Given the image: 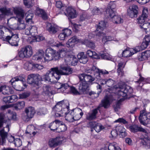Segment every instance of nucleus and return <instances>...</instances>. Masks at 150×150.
I'll list each match as a JSON object with an SVG mask.
<instances>
[{
  "mask_svg": "<svg viewBox=\"0 0 150 150\" xmlns=\"http://www.w3.org/2000/svg\"><path fill=\"white\" fill-rule=\"evenodd\" d=\"M47 30L50 33L55 34L59 30V27L53 23H48L47 24Z\"/></svg>",
  "mask_w": 150,
  "mask_h": 150,
  "instance_id": "nucleus-14",
  "label": "nucleus"
},
{
  "mask_svg": "<svg viewBox=\"0 0 150 150\" xmlns=\"http://www.w3.org/2000/svg\"><path fill=\"white\" fill-rule=\"evenodd\" d=\"M114 88H116L117 91V94L118 96H120L121 95V93L122 92L121 90L122 89V86H119L118 84L114 86Z\"/></svg>",
  "mask_w": 150,
  "mask_h": 150,
  "instance_id": "nucleus-58",
  "label": "nucleus"
},
{
  "mask_svg": "<svg viewBox=\"0 0 150 150\" xmlns=\"http://www.w3.org/2000/svg\"><path fill=\"white\" fill-rule=\"evenodd\" d=\"M34 1V0H23V2L24 5L27 8H30L33 5Z\"/></svg>",
  "mask_w": 150,
  "mask_h": 150,
  "instance_id": "nucleus-46",
  "label": "nucleus"
},
{
  "mask_svg": "<svg viewBox=\"0 0 150 150\" xmlns=\"http://www.w3.org/2000/svg\"><path fill=\"white\" fill-rule=\"evenodd\" d=\"M25 16L26 17L25 19L26 22L30 23H32V18L34 16L33 14L28 12L26 13Z\"/></svg>",
  "mask_w": 150,
  "mask_h": 150,
  "instance_id": "nucleus-43",
  "label": "nucleus"
},
{
  "mask_svg": "<svg viewBox=\"0 0 150 150\" xmlns=\"http://www.w3.org/2000/svg\"><path fill=\"white\" fill-rule=\"evenodd\" d=\"M1 92L4 95H9L14 93L13 90L11 88L6 85L2 86L0 87V93Z\"/></svg>",
  "mask_w": 150,
  "mask_h": 150,
  "instance_id": "nucleus-18",
  "label": "nucleus"
},
{
  "mask_svg": "<svg viewBox=\"0 0 150 150\" xmlns=\"http://www.w3.org/2000/svg\"><path fill=\"white\" fill-rule=\"evenodd\" d=\"M59 53L51 47H48L46 49L45 56L44 57L45 61H50L52 60L56 61L59 59Z\"/></svg>",
  "mask_w": 150,
  "mask_h": 150,
  "instance_id": "nucleus-4",
  "label": "nucleus"
},
{
  "mask_svg": "<svg viewBox=\"0 0 150 150\" xmlns=\"http://www.w3.org/2000/svg\"><path fill=\"white\" fill-rule=\"evenodd\" d=\"M33 54L32 47L27 45L22 48L20 50L18 51V54L14 58L15 60H21L25 58L30 57Z\"/></svg>",
  "mask_w": 150,
  "mask_h": 150,
  "instance_id": "nucleus-3",
  "label": "nucleus"
},
{
  "mask_svg": "<svg viewBox=\"0 0 150 150\" xmlns=\"http://www.w3.org/2000/svg\"><path fill=\"white\" fill-rule=\"evenodd\" d=\"M148 14V12L147 9H144L142 14L137 19L138 23L141 24V25L144 23L147 18Z\"/></svg>",
  "mask_w": 150,
  "mask_h": 150,
  "instance_id": "nucleus-20",
  "label": "nucleus"
},
{
  "mask_svg": "<svg viewBox=\"0 0 150 150\" xmlns=\"http://www.w3.org/2000/svg\"><path fill=\"white\" fill-rule=\"evenodd\" d=\"M100 56L103 59L112 61V58L109 56L108 53L103 52L100 54V56Z\"/></svg>",
  "mask_w": 150,
  "mask_h": 150,
  "instance_id": "nucleus-53",
  "label": "nucleus"
},
{
  "mask_svg": "<svg viewBox=\"0 0 150 150\" xmlns=\"http://www.w3.org/2000/svg\"><path fill=\"white\" fill-rule=\"evenodd\" d=\"M64 9L65 12H64L65 15L71 18H74L76 17L77 15L76 11L75 9L71 6L64 7L62 8Z\"/></svg>",
  "mask_w": 150,
  "mask_h": 150,
  "instance_id": "nucleus-10",
  "label": "nucleus"
},
{
  "mask_svg": "<svg viewBox=\"0 0 150 150\" xmlns=\"http://www.w3.org/2000/svg\"><path fill=\"white\" fill-rule=\"evenodd\" d=\"M43 67L40 64H37L33 63V70H39L42 69Z\"/></svg>",
  "mask_w": 150,
  "mask_h": 150,
  "instance_id": "nucleus-56",
  "label": "nucleus"
},
{
  "mask_svg": "<svg viewBox=\"0 0 150 150\" xmlns=\"http://www.w3.org/2000/svg\"><path fill=\"white\" fill-rule=\"evenodd\" d=\"M77 57L79 61L81 63L86 64L88 60V59L86 55L84 54L83 52H81L79 53L77 55Z\"/></svg>",
  "mask_w": 150,
  "mask_h": 150,
  "instance_id": "nucleus-25",
  "label": "nucleus"
},
{
  "mask_svg": "<svg viewBox=\"0 0 150 150\" xmlns=\"http://www.w3.org/2000/svg\"><path fill=\"white\" fill-rule=\"evenodd\" d=\"M69 90L74 95H78L80 94V93L73 86H71L70 87Z\"/></svg>",
  "mask_w": 150,
  "mask_h": 150,
  "instance_id": "nucleus-55",
  "label": "nucleus"
},
{
  "mask_svg": "<svg viewBox=\"0 0 150 150\" xmlns=\"http://www.w3.org/2000/svg\"><path fill=\"white\" fill-rule=\"evenodd\" d=\"M40 75L38 74H32L28 76L27 81L28 83L31 84L34 86L39 87L41 85L40 79Z\"/></svg>",
  "mask_w": 150,
  "mask_h": 150,
  "instance_id": "nucleus-6",
  "label": "nucleus"
},
{
  "mask_svg": "<svg viewBox=\"0 0 150 150\" xmlns=\"http://www.w3.org/2000/svg\"><path fill=\"white\" fill-rule=\"evenodd\" d=\"M82 40L78 39L76 36H74L69 39L66 43V46L68 47L73 48L77 43H81Z\"/></svg>",
  "mask_w": 150,
  "mask_h": 150,
  "instance_id": "nucleus-13",
  "label": "nucleus"
},
{
  "mask_svg": "<svg viewBox=\"0 0 150 150\" xmlns=\"http://www.w3.org/2000/svg\"><path fill=\"white\" fill-rule=\"evenodd\" d=\"M25 112L28 118L29 119L32 118L35 113L34 108L31 106L25 108Z\"/></svg>",
  "mask_w": 150,
  "mask_h": 150,
  "instance_id": "nucleus-21",
  "label": "nucleus"
},
{
  "mask_svg": "<svg viewBox=\"0 0 150 150\" xmlns=\"http://www.w3.org/2000/svg\"><path fill=\"white\" fill-rule=\"evenodd\" d=\"M0 11L2 13H4L6 16H8L13 15V13L11 11V9L3 7L0 8Z\"/></svg>",
  "mask_w": 150,
  "mask_h": 150,
  "instance_id": "nucleus-38",
  "label": "nucleus"
},
{
  "mask_svg": "<svg viewBox=\"0 0 150 150\" xmlns=\"http://www.w3.org/2000/svg\"><path fill=\"white\" fill-rule=\"evenodd\" d=\"M140 123L144 125H146L150 122V112H147L144 110L140 111L139 117Z\"/></svg>",
  "mask_w": 150,
  "mask_h": 150,
  "instance_id": "nucleus-7",
  "label": "nucleus"
},
{
  "mask_svg": "<svg viewBox=\"0 0 150 150\" xmlns=\"http://www.w3.org/2000/svg\"><path fill=\"white\" fill-rule=\"evenodd\" d=\"M36 14L38 16L41 17L43 20H46L47 19V13L42 9L37 8L36 10Z\"/></svg>",
  "mask_w": 150,
  "mask_h": 150,
  "instance_id": "nucleus-26",
  "label": "nucleus"
},
{
  "mask_svg": "<svg viewBox=\"0 0 150 150\" xmlns=\"http://www.w3.org/2000/svg\"><path fill=\"white\" fill-rule=\"evenodd\" d=\"M129 9L132 10L134 12L135 14L136 13L137 15L138 13V8L137 5L133 4L131 6L129 7Z\"/></svg>",
  "mask_w": 150,
  "mask_h": 150,
  "instance_id": "nucleus-57",
  "label": "nucleus"
},
{
  "mask_svg": "<svg viewBox=\"0 0 150 150\" xmlns=\"http://www.w3.org/2000/svg\"><path fill=\"white\" fill-rule=\"evenodd\" d=\"M110 105V101L108 96H105L103 99L101 101V106L105 108H107Z\"/></svg>",
  "mask_w": 150,
  "mask_h": 150,
  "instance_id": "nucleus-31",
  "label": "nucleus"
},
{
  "mask_svg": "<svg viewBox=\"0 0 150 150\" xmlns=\"http://www.w3.org/2000/svg\"><path fill=\"white\" fill-rule=\"evenodd\" d=\"M80 110H81L75 109L74 120H79L83 115V112H80L79 111Z\"/></svg>",
  "mask_w": 150,
  "mask_h": 150,
  "instance_id": "nucleus-40",
  "label": "nucleus"
},
{
  "mask_svg": "<svg viewBox=\"0 0 150 150\" xmlns=\"http://www.w3.org/2000/svg\"><path fill=\"white\" fill-rule=\"evenodd\" d=\"M18 81H21L22 82H24L25 80L23 77L21 76H18L13 78L9 81L11 83V84L12 85L14 89L17 91H21L23 90V85L20 84H17L15 85V82Z\"/></svg>",
  "mask_w": 150,
  "mask_h": 150,
  "instance_id": "nucleus-8",
  "label": "nucleus"
},
{
  "mask_svg": "<svg viewBox=\"0 0 150 150\" xmlns=\"http://www.w3.org/2000/svg\"><path fill=\"white\" fill-rule=\"evenodd\" d=\"M53 110L56 111V117H62L65 115L66 120L70 122L74 120L75 109L71 110L69 109V103L67 100H63L57 102L53 108Z\"/></svg>",
  "mask_w": 150,
  "mask_h": 150,
  "instance_id": "nucleus-1",
  "label": "nucleus"
},
{
  "mask_svg": "<svg viewBox=\"0 0 150 150\" xmlns=\"http://www.w3.org/2000/svg\"><path fill=\"white\" fill-rule=\"evenodd\" d=\"M55 87L57 89H62L64 91V89L66 90L68 88L70 89V86H69L67 83H61L58 82L56 83L55 85Z\"/></svg>",
  "mask_w": 150,
  "mask_h": 150,
  "instance_id": "nucleus-30",
  "label": "nucleus"
},
{
  "mask_svg": "<svg viewBox=\"0 0 150 150\" xmlns=\"http://www.w3.org/2000/svg\"><path fill=\"white\" fill-rule=\"evenodd\" d=\"M102 9L96 7L92 10V13L94 15H99L102 13Z\"/></svg>",
  "mask_w": 150,
  "mask_h": 150,
  "instance_id": "nucleus-54",
  "label": "nucleus"
},
{
  "mask_svg": "<svg viewBox=\"0 0 150 150\" xmlns=\"http://www.w3.org/2000/svg\"><path fill=\"white\" fill-rule=\"evenodd\" d=\"M79 78L80 81H83L91 84L93 83V82L95 80V78L90 74L83 73L79 75Z\"/></svg>",
  "mask_w": 150,
  "mask_h": 150,
  "instance_id": "nucleus-11",
  "label": "nucleus"
},
{
  "mask_svg": "<svg viewBox=\"0 0 150 150\" xmlns=\"http://www.w3.org/2000/svg\"><path fill=\"white\" fill-rule=\"evenodd\" d=\"M129 128L130 131L134 133L138 132H142L144 133H147V131L146 129L136 125H134L130 126Z\"/></svg>",
  "mask_w": 150,
  "mask_h": 150,
  "instance_id": "nucleus-17",
  "label": "nucleus"
},
{
  "mask_svg": "<svg viewBox=\"0 0 150 150\" xmlns=\"http://www.w3.org/2000/svg\"><path fill=\"white\" fill-rule=\"evenodd\" d=\"M104 127L102 125H99L98 123H97L94 129L96 132H99L101 130L104 129Z\"/></svg>",
  "mask_w": 150,
  "mask_h": 150,
  "instance_id": "nucleus-63",
  "label": "nucleus"
},
{
  "mask_svg": "<svg viewBox=\"0 0 150 150\" xmlns=\"http://www.w3.org/2000/svg\"><path fill=\"white\" fill-rule=\"evenodd\" d=\"M33 63L26 62L24 65V68L28 71L33 70Z\"/></svg>",
  "mask_w": 150,
  "mask_h": 150,
  "instance_id": "nucleus-49",
  "label": "nucleus"
},
{
  "mask_svg": "<svg viewBox=\"0 0 150 150\" xmlns=\"http://www.w3.org/2000/svg\"><path fill=\"white\" fill-rule=\"evenodd\" d=\"M141 28L144 29L146 33H150V23H145L142 24V25H140Z\"/></svg>",
  "mask_w": 150,
  "mask_h": 150,
  "instance_id": "nucleus-44",
  "label": "nucleus"
},
{
  "mask_svg": "<svg viewBox=\"0 0 150 150\" xmlns=\"http://www.w3.org/2000/svg\"><path fill=\"white\" fill-rule=\"evenodd\" d=\"M17 20L18 21V28L19 30H21L25 28V24L23 23V22L22 21L23 18H20L18 17H17Z\"/></svg>",
  "mask_w": 150,
  "mask_h": 150,
  "instance_id": "nucleus-42",
  "label": "nucleus"
},
{
  "mask_svg": "<svg viewBox=\"0 0 150 150\" xmlns=\"http://www.w3.org/2000/svg\"><path fill=\"white\" fill-rule=\"evenodd\" d=\"M139 75L140 77L139 78L137 81H136V82L139 84V85L137 87V90L138 91H141L142 89V86L143 85V83H142L144 81L145 78L142 76L141 74L140 73H139Z\"/></svg>",
  "mask_w": 150,
  "mask_h": 150,
  "instance_id": "nucleus-33",
  "label": "nucleus"
},
{
  "mask_svg": "<svg viewBox=\"0 0 150 150\" xmlns=\"http://www.w3.org/2000/svg\"><path fill=\"white\" fill-rule=\"evenodd\" d=\"M142 144L146 149L150 148V140L146 138H144L141 142Z\"/></svg>",
  "mask_w": 150,
  "mask_h": 150,
  "instance_id": "nucleus-45",
  "label": "nucleus"
},
{
  "mask_svg": "<svg viewBox=\"0 0 150 150\" xmlns=\"http://www.w3.org/2000/svg\"><path fill=\"white\" fill-rule=\"evenodd\" d=\"M51 71L49 74H46V81H50L51 79L50 76L54 77L56 79H59L61 75H68L72 73L73 69L69 67L64 65L60 66L59 69L58 67L52 68L51 69Z\"/></svg>",
  "mask_w": 150,
  "mask_h": 150,
  "instance_id": "nucleus-2",
  "label": "nucleus"
},
{
  "mask_svg": "<svg viewBox=\"0 0 150 150\" xmlns=\"http://www.w3.org/2000/svg\"><path fill=\"white\" fill-rule=\"evenodd\" d=\"M5 115L2 113H0V127H1L3 125L4 122H6V120L5 119Z\"/></svg>",
  "mask_w": 150,
  "mask_h": 150,
  "instance_id": "nucleus-51",
  "label": "nucleus"
},
{
  "mask_svg": "<svg viewBox=\"0 0 150 150\" xmlns=\"http://www.w3.org/2000/svg\"><path fill=\"white\" fill-rule=\"evenodd\" d=\"M87 94L88 95L93 98H96L98 96V93H96L94 91H91L88 92L87 91Z\"/></svg>",
  "mask_w": 150,
  "mask_h": 150,
  "instance_id": "nucleus-64",
  "label": "nucleus"
},
{
  "mask_svg": "<svg viewBox=\"0 0 150 150\" xmlns=\"http://www.w3.org/2000/svg\"><path fill=\"white\" fill-rule=\"evenodd\" d=\"M30 35L32 36H34L37 34V28L35 26H30Z\"/></svg>",
  "mask_w": 150,
  "mask_h": 150,
  "instance_id": "nucleus-47",
  "label": "nucleus"
},
{
  "mask_svg": "<svg viewBox=\"0 0 150 150\" xmlns=\"http://www.w3.org/2000/svg\"><path fill=\"white\" fill-rule=\"evenodd\" d=\"M86 55H87L92 58L95 59H99L100 58L99 55L95 52L92 51L90 50L87 51Z\"/></svg>",
  "mask_w": 150,
  "mask_h": 150,
  "instance_id": "nucleus-35",
  "label": "nucleus"
},
{
  "mask_svg": "<svg viewBox=\"0 0 150 150\" xmlns=\"http://www.w3.org/2000/svg\"><path fill=\"white\" fill-rule=\"evenodd\" d=\"M113 39V38L111 36H106L103 38L102 41L103 42L105 43L108 41L112 40Z\"/></svg>",
  "mask_w": 150,
  "mask_h": 150,
  "instance_id": "nucleus-59",
  "label": "nucleus"
},
{
  "mask_svg": "<svg viewBox=\"0 0 150 150\" xmlns=\"http://www.w3.org/2000/svg\"><path fill=\"white\" fill-rule=\"evenodd\" d=\"M114 14L105 15L108 18L110 17L112 19V21L113 23L116 24H119L121 23V18L120 16L115 14V13H114Z\"/></svg>",
  "mask_w": 150,
  "mask_h": 150,
  "instance_id": "nucleus-24",
  "label": "nucleus"
},
{
  "mask_svg": "<svg viewBox=\"0 0 150 150\" xmlns=\"http://www.w3.org/2000/svg\"><path fill=\"white\" fill-rule=\"evenodd\" d=\"M25 103L24 101H18L14 104L13 107L16 110H18L22 109L24 107Z\"/></svg>",
  "mask_w": 150,
  "mask_h": 150,
  "instance_id": "nucleus-39",
  "label": "nucleus"
},
{
  "mask_svg": "<svg viewBox=\"0 0 150 150\" xmlns=\"http://www.w3.org/2000/svg\"><path fill=\"white\" fill-rule=\"evenodd\" d=\"M100 150H121V149L119 146H115L112 144H106L104 148H102Z\"/></svg>",
  "mask_w": 150,
  "mask_h": 150,
  "instance_id": "nucleus-27",
  "label": "nucleus"
},
{
  "mask_svg": "<svg viewBox=\"0 0 150 150\" xmlns=\"http://www.w3.org/2000/svg\"><path fill=\"white\" fill-rule=\"evenodd\" d=\"M98 108L93 109L91 113H88L86 117L87 120L91 121L95 119L97 117L98 113Z\"/></svg>",
  "mask_w": 150,
  "mask_h": 150,
  "instance_id": "nucleus-22",
  "label": "nucleus"
},
{
  "mask_svg": "<svg viewBox=\"0 0 150 150\" xmlns=\"http://www.w3.org/2000/svg\"><path fill=\"white\" fill-rule=\"evenodd\" d=\"M81 44L85 45L87 47L92 49L95 47V43L91 40H82Z\"/></svg>",
  "mask_w": 150,
  "mask_h": 150,
  "instance_id": "nucleus-29",
  "label": "nucleus"
},
{
  "mask_svg": "<svg viewBox=\"0 0 150 150\" xmlns=\"http://www.w3.org/2000/svg\"><path fill=\"white\" fill-rule=\"evenodd\" d=\"M96 71V72L95 74L96 75V78L99 79H101L100 75H103L106 74H108V72L106 70H102L99 69H98L96 68L94 66L92 67V69H89L87 70L86 71L88 73H92V72Z\"/></svg>",
  "mask_w": 150,
  "mask_h": 150,
  "instance_id": "nucleus-12",
  "label": "nucleus"
},
{
  "mask_svg": "<svg viewBox=\"0 0 150 150\" xmlns=\"http://www.w3.org/2000/svg\"><path fill=\"white\" fill-rule=\"evenodd\" d=\"M56 6L57 8H60L62 11H64V9H63L62 8L66 6L64 4H63L62 2L60 1H57L56 2Z\"/></svg>",
  "mask_w": 150,
  "mask_h": 150,
  "instance_id": "nucleus-52",
  "label": "nucleus"
},
{
  "mask_svg": "<svg viewBox=\"0 0 150 150\" xmlns=\"http://www.w3.org/2000/svg\"><path fill=\"white\" fill-rule=\"evenodd\" d=\"M9 130V126L7 124L5 127L0 131V135L1 138V144L3 145L5 143V139L7 137L8 133Z\"/></svg>",
  "mask_w": 150,
  "mask_h": 150,
  "instance_id": "nucleus-16",
  "label": "nucleus"
},
{
  "mask_svg": "<svg viewBox=\"0 0 150 150\" xmlns=\"http://www.w3.org/2000/svg\"><path fill=\"white\" fill-rule=\"evenodd\" d=\"M122 102L129 100L131 98H134L135 95L132 94L133 90L130 86L125 85L122 82Z\"/></svg>",
  "mask_w": 150,
  "mask_h": 150,
  "instance_id": "nucleus-5",
  "label": "nucleus"
},
{
  "mask_svg": "<svg viewBox=\"0 0 150 150\" xmlns=\"http://www.w3.org/2000/svg\"><path fill=\"white\" fill-rule=\"evenodd\" d=\"M13 11L14 13L17 16L16 19L17 20V18H23L24 16L23 10L21 8L18 7L13 8Z\"/></svg>",
  "mask_w": 150,
  "mask_h": 150,
  "instance_id": "nucleus-23",
  "label": "nucleus"
},
{
  "mask_svg": "<svg viewBox=\"0 0 150 150\" xmlns=\"http://www.w3.org/2000/svg\"><path fill=\"white\" fill-rule=\"evenodd\" d=\"M106 24L104 21H100L96 28V35L101 36L103 33V31L106 27Z\"/></svg>",
  "mask_w": 150,
  "mask_h": 150,
  "instance_id": "nucleus-15",
  "label": "nucleus"
},
{
  "mask_svg": "<svg viewBox=\"0 0 150 150\" xmlns=\"http://www.w3.org/2000/svg\"><path fill=\"white\" fill-rule=\"evenodd\" d=\"M60 122H61V123H59V122L57 131V132H64L66 131L67 129V127L62 122L60 121Z\"/></svg>",
  "mask_w": 150,
  "mask_h": 150,
  "instance_id": "nucleus-37",
  "label": "nucleus"
},
{
  "mask_svg": "<svg viewBox=\"0 0 150 150\" xmlns=\"http://www.w3.org/2000/svg\"><path fill=\"white\" fill-rule=\"evenodd\" d=\"M80 81L79 88V91L83 93L87 94V91L89 90V84L83 81Z\"/></svg>",
  "mask_w": 150,
  "mask_h": 150,
  "instance_id": "nucleus-19",
  "label": "nucleus"
},
{
  "mask_svg": "<svg viewBox=\"0 0 150 150\" xmlns=\"http://www.w3.org/2000/svg\"><path fill=\"white\" fill-rule=\"evenodd\" d=\"M127 12L128 15L131 18L136 17H137V15L134 13V12L132 10L129 9L127 10Z\"/></svg>",
  "mask_w": 150,
  "mask_h": 150,
  "instance_id": "nucleus-61",
  "label": "nucleus"
},
{
  "mask_svg": "<svg viewBox=\"0 0 150 150\" xmlns=\"http://www.w3.org/2000/svg\"><path fill=\"white\" fill-rule=\"evenodd\" d=\"M8 113L9 114V116H10L11 119L13 120H16L18 119L17 117L16 113L15 112H12L11 110H8Z\"/></svg>",
  "mask_w": 150,
  "mask_h": 150,
  "instance_id": "nucleus-48",
  "label": "nucleus"
},
{
  "mask_svg": "<svg viewBox=\"0 0 150 150\" xmlns=\"http://www.w3.org/2000/svg\"><path fill=\"white\" fill-rule=\"evenodd\" d=\"M47 112V110L45 108H41L38 110L37 112V114L39 115H45Z\"/></svg>",
  "mask_w": 150,
  "mask_h": 150,
  "instance_id": "nucleus-60",
  "label": "nucleus"
},
{
  "mask_svg": "<svg viewBox=\"0 0 150 150\" xmlns=\"http://www.w3.org/2000/svg\"><path fill=\"white\" fill-rule=\"evenodd\" d=\"M64 139V137L62 136L51 139L49 140L48 142L49 146L51 148H54L61 145Z\"/></svg>",
  "mask_w": 150,
  "mask_h": 150,
  "instance_id": "nucleus-9",
  "label": "nucleus"
},
{
  "mask_svg": "<svg viewBox=\"0 0 150 150\" xmlns=\"http://www.w3.org/2000/svg\"><path fill=\"white\" fill-rule=\"evenodd\" d=\"M19 40L18 35L17 34H14L11 36V41L10 44L12 46H17Z\"/></svg>",
  "mask_w": 150,
  "mask_h": 150,
  "instance_id": "nucleus-28",
  "label": "nucleus"
},
{
  "mask_svg": "<svg viewBox=\"0 0 150 150\" xmlns=\"http://www.w3.org/2000/svg\"><path fill=\"white\" fill-rule=\"evenodd\" d=\"M131 55V51L129 50L128 48H127L122 51V57H129Z\"/></svg>",
  "mask_w": 150,
  "mask_h": 150,
  "instance_id": "nucleus-50",
  "label": "nucleus"
},
{
  "mask_svg": "<svg viewBox=\"0 0 150 150\" xmlns=\"http://www.w3.org/2000/svg\"><path fill=\"white\" fill-rule=\"evenodd\" d=\"M116 7V5L115 4H112L110 6L108 7L106 9V15H111V14L112 15H114V13H115V11L114 10V9Z\"/></svg>",
  "mask_w": 150,
  "mask_h": 150,
  "instance_id": "nucleus-34",
  "label": "nucleus"
},
{
  "mask_svg": "<svg viewBox=\"0 0 150 150\" xmlns=\"http://www.w3.org/2000/svg\"><path fill=\"white\" fill-rule=\"evenodd\" d=\"M59 122L60 123V121L59 120H55L54 121L50 123L49 126V127L51 130L54 131L56 130L57 131L58 124Z\"/></svg>",
  "mask_w": 150,
  "mask_h": 150,
  "instance_id": "nucleus-32",
  "label": "nucleus"
},
{
  "mask_svg": "<svg viewBox=\"0 0 150 150\" xmlns=\"http://www.w3.org/2000/svg\"><path fill=\"white\" fill-rule=\"evenodd\" d=\"M44 54V52L43 50H39L33 56V58H35V59L38 60L42 59L43 57V55Z\"/></svg>",
  "mask_w": 150,
  "mask_h": 150,
  "instance_id": "nucleus-36",
  "label": "nucleus"
},
{
  "mask_svg": "<svg viewBox=\"0 0 150 150\" xmlns=\"http://www.w3.org/2000/svg\"><path fill=\"white\" fill-rule=\"evenodd\" d=\"M148 51H146L139 54L138 57L139 60L141 61L147 59L148 57Z\"/></svg>",
  "mask_w": 150,
  "mask_h": 150,
  "instance_id": "nucleus-41",
  "label": "nucleus"
},
{
  "mask_svg": "<svg viewBox=\"0 0 150 150\" xmlns=\"http://www.w3.org/2000/svg\"><path fill=\"white\" fill-rule=\"evenodd\" d=\"M117 67V73L119 75H120L121 76H122V62H121L118 63Z\"/></svg>",
  "mask_w": 150,
  "mask_h": 150,
  "instance_id": "nucleus-62",
  "label": "nucleus"
}]
</instances>
